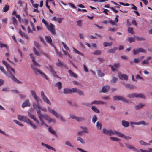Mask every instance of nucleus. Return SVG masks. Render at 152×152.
I'll list each match as a JSON object with an SVG mask.
<instances>
[{
  "label": "nucleus",
  "mask_w": 152,
  "mask_h": 152,
  "mask_svg": "<svg viewBox=\"0 0 152 152\" xmlns=\"http://www.w3.org/2000/svg\"><path fill=\"white\" fill-rule=\"evenodd\" d=\"M133 28H130L129 27L128 29V32L129 33H131L132 34H133Z\"/></svg>",
  "instance_id": "nucleus-61"
},
{
  "label": "nucleus",
  "mask_w": 152,
  "mask_h": 152,
  "mask_svg": "<svg viewBox=\"0 0 152 152\" xmlns=\"http://www.w3.org/2000/svg\"><path fill=\"white\" fill-rule=\"evenodd\" d=\"M34 44L35 46L37 48L39 49V48L40 47V45L37 42L35 41L34 42Z\"/></svg>",
  "instance_id": "nucleus-49"
},
{
  "label": "nucleus",
  "mask_w": 152,
  "mask_h": 152,
  "mask_svg": "<svg viewBox=\"0 0 152 152\" xmlns=\"http://www.w3.org/2000/svg\"><path fill=\"white\" fill-rule=\"evenodd\" d=\"M68 72L69 74V75L71 77H74L76 78L77 77V74H75V73L72 72V71L71 70H69L68 71Z\"/></svg>",
  "instance_id": "nucleus-22"
},
{
  "label": "nucleus",
  "mask_w": 152,
  "mask_h": 152,
  "mask_svg": "<svg viewBox=\"0 0 152 152\" xmlns=\"http://www.w3.org/2000/svg\"><path fill=\"white\" fill-rule=\"evenodd\" d=\"M122 125L124 127H128L129 126V123L126 121L123 120L122 121Z\"/></svg>",
  "instance_id": "nucleus-16"
},
{
  "label": "nucleus",
  "mask_w": 152,
  "mask_h": 152,
  "mask_svg": "<svg viewBox=\"0 0 152 152\" xmlns=\"http://www.w3.org/2000/svg\"><path fill=\"white\" fill-rule=\"evenodd\" d=\"M48 30L51 32V34L54 35L56 34V31L55 29V26L51 23L48 25L46 27Z\"/></svg>",
  "instance_id": "nucleus-5"
},
{
  "label": "nucleus",
  "mask_w": 152,
  "mask_h": 152,
  "mask_svg": "<svg viewBox=\"0 0 152 152\" xmlns=\"http://www.w3.org/2000/svg\"><path fill=\"white\" fill-rule=\"evenodd\" d=\"M62 44L63 45L64 47L67 50H69V48L63 42H62Z\"/></svg>",
  "instance_id": "nucleus-51"
},
{
  "label": "nucleus",
  "mask_w": 152,
  "mask_h": 152,
  "mask_svg": "<svg viewBox=\"0 0 152 152\" xmlns=\"http://www.w3.org/2000/svg\"><path fill=\"white\" fill-rule=\"evenodd\" d=\"M70 92L71 93H75L77 92V89L76 88H72L71 89H70Z\"/></svg>",
  "instance_id": "nucleus-54"
},
{
  "label": "nucleus",
  "mask_w": 152,
  "mask_h": 152,
  "mask_svg": "<svg viewBox=\"0 0 152 152\" xmlns=\"http://www.w3.org/2000/svg\"><path fill=\"white\" fill-rule=\"evenodd\" d=\"M58 60L59 61L56 63V66L60 67L63 66L64 67L66 68V66L65 64H64L62 62L60 61L59 59H58Z\"/></svg>",
  "instance_id": "nucleus-15"
},
{
  "label": "nucleus",
  "mask_w": 152,
  "mask_h": 152,
  "mask_svg": "<svg viewBox=\"0 0 152 152\" xmlns=\"http://www.w3.org/2000/svg\"><path fill=\"white\" fill-rule=\"evenodd\" d=\"M97 120V117L96 115H95L93 118L92 122L94 123H95Z\"/></svg>",
  "instance_id": "nucleus-60"
},
{
  "label": "nucleus",
  "mask_w": 152,
  "mask_h": 152,
  "mask_svg": "<svg viewBox=\"0 0 152 152\" xmlns=\"http://www.w3.org/2000/svg\"><path fill=\"white\" fill-rule=\"evenodd\" d=\"M77 141H80L82 144H84L85 143V141L84 140L80 137H77Z\"/></svg>",
  "instance_id": "nucleus-39"
},
{
  "label": "nucleus",
  "mask_w": 152,
  "mask_h": 152,
  "mask_svg": "<svg viewBox=\"0 0 152 152\" xmlns=\"http://www.w3.org/2000/svg\"><path fill=\"white\" fill-rule=\"evenodd\" d=\"M126 147L129 149H132L133 148V147L131 146L129 144H125Z\"/></svg>",
  "instance_id": "nucleus-58"
},
{
  "label": "nucleus",
  "mask_w": 152,
  "mask_h": 152,
  "mask_svg": "<svg viewBox=\"0 0 152 152\" xmlns=\"http://www.w3.org/2000/svg\"><path fill=\"white\" fill-rule=\"evenodd\" d=\"M77 92L80 96H83L84 95L83 92L79 89H77Z\"/></svg>",
  "instance_id": "nucleus-45"
},
{
  "label": "nucleus",
  "mask_w": 152,
  "mask_h": 152,
  "mask_svg": "<svg viewBox=\"0 0 152 152\" xmlns=\"http://www.w3.org/2000/svg\"><path fill=\"white\" fill-rule=\"evenodd\" d=\"M110 139L113 141H121L120 139L115 137H110Z\"/></svg>",
  "instance_id": "nucleus-26"
},
{
  "label": "nucleus",
  "mask_w": 152,
  "mask_h": 152,
  "mask_svg": "<svg viewBox=\"0 0 152 152\" xmlns=\"http://www.w3.org/2000/svg\"><path fill=\"white\" fill-rule=\"evenodd\" d=\"M51 73H52L53 75L56 77L58 78H60V77L57 75L56 72L54 71H53Z\"/></svg>",
  "instance_id": "nucleus-62"
},
{
  "label": "nucleus",
  "mask_w": 152,
  "mask_h": 152,
  "mask_svg": "<svg viewBox=\"0 0 152 152\" xmlns=\"http://www.w3.org/2000/svg\"><path fill=\"white\" fill-rule=\"evenodd\" d=\"M23 121L28 123L34 129L37 128V126L26 116H24Z\"/></svg>",
  "instance_id": "nucleus-6"
},
{
  "label": "nucleus",
  "mask_w": 152,
  "mask_h": 152,
  "mask_svg": "<svg viewBox=\"0 0 152 152\" xmlns=\"http://www.w3.org/2000/svg\"><path fill=\"white\" fill-rule=\"evenodd\" d=\"M102 125L101 123L97 122L96 123V127L97 128L100 130L101 129Z\"/></svg>",
  "instance_id": "nucleus-36"
},
{
  "label": "nucleus",
  "mask_w": 152,
  "mask_h": 152,
  "mask_svg": "<svg viewBox=\"0 0 152 152\" xmlns=\"http://www.w3.org/2000/svg\"><path fill=\"white\" fill-rule=\"evenodd\" d=\"M31 69L34 70L35 74H37V72H39L41 75L42 77L45 78L47 80H48L47 76L45 73L40 71L39 69L36 68L33 65H31Z\"/></svg>",
  "instance_id": "nucleus-4"
},
{
  "label": "nucleus",
  "mask_w": 152,
  "mask_h": 152,
  "mask_svg": "<svg viewBox=\"0 0 152 152\" xmlns=\"http://www.w3.org/2000/svg\"><path fill=\"white\" fill-rule=\"evenodd\" d=\"M31 94L34 98L37 96L34 90H31Z\"/></svg>",
  "instance_id": "nucleus-50"
},
{
  "label": "nucleus",
  "mask_w": 152,
  "mask_h": 152,
  "mask_svg": "<svg viewBox=\"0 0 152 152\" xmlns=\"http://www.w3.org/2000/svg\"><path fill=\"white\" fill-rule=\"evenodd\" d=\"M104 102L101 101L95 100L92 102L91 103V104H104Z\"/></svg>",
  "instance_id": "nucleus-17"
},
{
  "label": "nucleus",
  "mask_w": 152,
  "mask_h": 152,
  "mask_svg": "<svg viewBox=\"0 0 152 152\" xmlns=\"http://www.w3.org/2000/svg\"><path fill=\"white\" fill-rule=\"evenodd\" d=\"M64 92L65 94L71 93L70 90L69 88H64Z\"/></svg>",
  "instance_id": "nucleus-35"
},
{
  "label": "nucleus",
  "mask_w": 152,
  "mask_h": 152,
  "mask_svg": "<svg viewBox=\"0 0 152 152\" xmlns=\"http://www.w3.org/2000/svg\"><path fill=\"white\" fill-rule=\"evenodd\" d=\"M101 53V51L100 50H97L94 51L93 54L94 55H100Z\"/></svg>",
  "instance_id": "nucleus-40"
},
{
  "label": "nucleus",
  "mask_w": 152,
  "mask_h": 152,
  "mask_svg": "<svg viewBox=\"0 0 152 152\" xmlns=\"http://www.w3.org/2000/svg\"><path fill=\"white\" fill-rule=\"evenodd\" d=\"M117 49V48L114 47V48L108 50L107 52L109 53H114L115 51Z\"/></svg>",
  "instance_id": "nucleus-24"
},
{
  "label": "nucleus",
  "mask_w": 152,
  "mask_h": 152,
  "mask_svg": "<svg viewBox=\"0 0 152 152\" xmlns=\"http://www.w3.org/2000/svg\"><path fill=\"white\" fill-rule=\"evenodd\" d=\"M140 98L142 99H145V96L143 94L141 93L137 94L135 93H134V97Z\"/></svg>",
  "instance_id": "nucleus-14"
},
{
  "label": "nucleus",
  "mask_w": 152,
  "mask_h": 152,
  "mask_svg": "<svg viewBox=\"0 0 152 152\" xmlns=\"http://www.w3.org/2000/svg\"><path fill=\"white\" fill-rule=\"evenodd\" d=\"M140 144L142 145H150V144H148L147 143V142H144L142 140H141L140 141Z\"/></svg>",
  "instance_id": "nucleus-41"
},
{
  "label": "nucleus",
  "mask_w": 152,
  "mask_h": 152,
  "mask_svg": "<svg viewBox=\"0 0 152 152\" xmlns=\"http://www.w3.org/2000/svg\"><path fill=\"white\" fill-rule=\"evenodd\" d=\"M103 133L104 134L110 136L114 135L117 136L118 132L115 130H113L112 129L107 130L106 129L104 128L103 129Z\"/></svg>",
  "instance_id": "nucleus-3"
},
{
  "label": "nucleus",
  "mask_w": 152,
  "mask_h": 152,
  "mask_svg": "<svg viewBox=\"0 0 152 152\" xmlns=\"http://www.w3.org/2000/svg\"><path fill=\"white\" fill-rule=\"evenodd\" d=\"M33 50L34 52V53L37 56H40V54L39 52L37 51L36 49L34 47H33Z\"/></svg>",
  "instance_id": "nucleus-42"
},
{
  "label": "nucleus",
  "mask_w": 152,
  "mask_h": 152,
  "mask_svg": "<svg viewBox=\"0 0 152 152\" xmlns=\"http://www.w3.org/2000/svg\"><path fill=\"white\" fill-rule=\"evenodd\" d=\"M103 45L104 47H106L108 46H110L112 44V42H103Z\"/></svg>",
  "instance_id": "nucleus-31"
},
{
  "label": "nucleus",
  "mask_w": 152,
  "mask_h": 152,
  "mask_svg": "<svg viewBox=\"0 0 152 152\" xmlns=\"http://www.w3.org/2000/svg\"><path fill=\"white\" fill-rule=\"evenodd\" d=\"M113 98L114 100H121L123 102H126V99L121 96H115L113 97Z\"/></svg>",
  "instance_id": "nucleus-8"
},
{
  "label": "nucleus",
  "mask_w": 152,
  "mask_h": 152,
  "mask_svg": "<svg viewBox=\"0 0 152 152\" xmlns=\"http://www.w3.org/2000/svg\"><path fill=\"white\" fill-rule=\"evenodd\" d=\"M37 113L38 114V117L39 118H40V117L42 116L43 114H41V111L39 109V110H37Z\"/></svg>",
  "instance_id": "nucleus-43"
},
{
  "label": "nucleus",
  "mask_w": 152,
  "mask_h": 152,
  "mask_svg": "<svg viewBox=\"0 0 152 152\" xmlns=\"http://www.w3.org/2000/svg\"><path fill=\"white\" fill-rule=\"evenodd\" d=\"M135 40L138 41H144L145 40V39L143 37H139L137 36H134V41Z\"/></svg>",
  "instance_id": "nucleus-21"
},
{
  "label": "nucleus",
  "mask_w": 152,
  "mask_h": 152,
  "mask_svg": "<svg viewBox=\"0 0 152 152\" xmlns=\"http://www.w3.org/2000/svg\"><path fill=\"white\" fill-rule=\"evenodd\" d=\"M91 109L93 111L96 113H99L100 112L99 110L95 106H92L91 107Z\"/></svg>",
  "instance_id": "nucleus-33"
},
{
  "label": "nucleus",
  "mask_w": 152,
  "mask_h": 152,
  "mask_svg": "<svg viewBox=\"0 0 152 152\" xmlns=\"http://www.w3.org/2000/svg\"><path fill=\"white\" fill-rule=\"evenodd\" d=\"M145 106V105L142 104L140 103L138 105H136L135 106V108L136 110H139L140 109L142 108L144 106Z\"/></svg>",
  "instance_id": "nucleus-23"
},
{
  "label": "nucleus",
  "mask_w": 152,
  "mask_h": 152,
  "mask_svg": "<svg viewBox=\"0 0 152 152\" xmlns=\"http://www.w3.org/2000/svg\"><path fill=\"white\" fill-rule=\"evenodd\" d=\"M30 105L31 104L29 102V100L28 99H27L22 104L21 106L22 108H24L27 106H30Z\"/></svg>",
  "instance_id": "nucleus-9"
},
{
  "label": "nucleus",
  "mask_w": 152,
  "mask_h": 152,
  "mask_svg": "<svg viewBox=\"0 0 152 152\" xmlns=\"http://www.w3.org/2000/svg\"><path fill=\"white\" fill-rule=\"evenodd\" d=\"M77 121L78 122H80L85 120V118L83 117H77Z\"/></svg>",
  "instance_id": "nucleus-38"
},
{
  "label": "nucleus",
  "mask_w": 152,
  "mask_h": 152,
  "mask_svg": "<svg viewBox=\"0 0 152 152\" xmlns=\"http://www.w3.org/2000/svg\"><path fill=\"white\" fill-rule=\"evenodd\" d=\"M0 70L6 75L8 76L9 77L11 78L12 81L14 82H16L20 84L22 83V82L18 80L10 71L9 72V74L7 75L6 73V71L4 68L0 65Z\"/></svg>",
  "instance_id": "nucleus-1"
},
{
  "label": "nucleus",
  "mask_w": 152,
  "mask_h": 152,
  "mask_svg": "<svg viewBox=\"0 0 152 152\" xmlns=\"http://www.w3.org/2000/svg\"><path fill=\"white\" fill-rule=\"evenodd\" d=\"M56 49V54L58 56L62 57V53L61 52H58L57 51V50Z\"/></svg>",
  "instance_id": "nucleus-56"
},
{
  "label": "nucleus",
  "mask_w": 152,
  "mask_h": 152,
  "mask_svg": "<svg viewBox=\"0 0 152 152\" xmlns=\"http://www.w3.org/2000/svg\"><path fill=\"white\" fill-rule=\"evenodd\" d=\"M65 144L72 147H73L74 146L72 145L71 144V143L69 141H66L65 142Z\"/></svg>",
  "instance_id": "nucleus-47"
},
{
  "label": "nucleus",
  "mask_w": 152,
  "mask_h": 152,
  "mask_svg": "<svg viewBox=\"0 0 152 152\" xmlns=\"http://www.w3.org/2000/svg\"><path fill=\"white\" fill-rule=\"evenodd\" d=\"M146 53V50L144 49L140 48L134 49V54L136 55L139 53Z\"/></svg>",
  "instance_id": "nucleus-7"
},
{
  "label": "nucleus",
  "mask_w": 152,
  "mask_h": 152,
  "mask_svg": "<svg viewBox=\"0 0 152 152\" xmlns=\"http://www.w3.org/2000/svg\"><path fill=\"white\" fill-rule=\"evenodd\" d=\"M140 61V59L139 58H135L134 60V62L135 63H138Z\"/></svg>",
  "instance_id": "nucleus-64"
},
{
  "label": "nucleus",
  "mask_w": 152,
  "mask_h": 152,
  "mask_svg": "<svg viewBox=\"0 0 152 152\" xmlns=\"http://www.w3.org/2000/svg\"><path fill=\"white\" fill-rule=\"evenodd\" d=\"M133 124L134 125H137L143 124L145 126L148 125V123H146L144 121H141L139 122H134Z\"/></svg>",
  "instance_id": "nucleus-13"
},
{
  "label": "nucleus",
  "mask_w": 152,
  "mask_h": 152,
  "mask_svg": "<svg viewBox=\"0 0 152 152\" xmlns=\"http://www.w3.org/2000/svg\"><path fill=\"white\" fill-rule=\"evenodd\" d=\"M63 51L64 53V54L65 55L68 56L70 58H72V57L70 56V55H69L68 52L65 50H63Z\"/></svg>",
  "instance_id": "nucleus-46"
},
{
  "label": "nucleus",
  "mask_w": 152,
  "mask_h": 152,
  "mask_svg": "<svg viewBox=\"0 0 152 152\" xmlns=\"http://www.w3.org/2000/svg\"><path fill=\"white\" fill-rule=\"evenodd\" d=\"M3 64L5 66L7 69L8 70L9 67H10V65L7 62L4 60H3L2 61Z\"/></svg>",
  "instance_id": "nucleus-27"
},
{
  "label": "nucleus",
  "mask_w": 152,
  "mask_h": 152,
  "mask_svg": "<svg viewBox=\"0 0 152 152\" xmlns=\"http://www.w3.org/2000/svg\"><path fill=\"white\" fill-rule=\"evenodd\" d=\"M45 39L47 42L49 43L51 46H53V45L52 43V40L51 37L49 36H45Z\"/></svg>",
  "instance_id": "nucleus-11"
},
{
  "label": "nucleus",
  "mask_w": 152,
  "mask_h": 152,
  "mask_svg": "<svg viewBox=\"0 0 152 152\" xmlns=\"http://www.w3.org/2000/svg\"><path fill=\"white\" fill-rule=\"evenodd\" d=\"M117 136L123 138L126 140H128V139H130L131 138L129 136H125L124 134L118 132Z\"/></svg>",
  "instance_id": "nucleus-10"
},
{
  "label": "nucleus",
  "mask_w": 152,
  "mask_h": 152,
  "mask_svg": "<svg viewBox=\"0 0 152 152\" xmlns=\"http://www.w3.org/2000/svg\"><path fill=\"white\" fill-rule=\"evenodd\" d=\"M0 47L1 48H5L7 49H8V47H7V45L6 44L2 43L1 41H0Z\"/></svg>",
  "instance_id": "nucleus-30"
},
{
  "label": "nucleus",
  "mask_w": 152,
  "mask_h": 152,
  "mask_svg": "<svg viewBox=\"0 0 152 152\" xmlns=\"http://www.w3.org/2000/svg\"><path fill=\"white\" fill-rule=\"evenodd\" d=\"M13 121L20 126L23 127V124L17 120H15Z\"/></svg>",
  "instance_id": "nucleus-37"
},
{
  "label": "nucleus",
  "mask_w": 152,
  "mask_h": 152,
  "mask_svg": "<svg viewBox=\"0 0 152 152\" xmlns=\"http://www.w3.org/2000/svg\"><path fill=\"white\" fill-rule=\"evenodd\" d=\"M117 78L114 76L112 79L110 81V83L111 84L115 83L117 81Z\"/></svg>",
  "instance_id": "nucleus-32"
},
{
  "label": "nucleus",
  "mask_w": 152,
  "mask_h": 152,
  "mask_svg": "<svg viewBox=\"0 0 152 152\" xmlns=\"http://www.w3.org/2000/svg\"><path fill=\"white\" fill-rule=\"evenodd\" d=\"M98 75L99 77H102L104 76V74L103 73H102L101 71L99 70L98 72Z\"/></svg>",
  "instance_id": "nucleus-55"
},
{
  "label": "nucleus",
  "mask_w": 152,
  "mask_h": 152,
  "mask_svg": "<svg viewBox=\"0 0 152 152\" xmlns=\"http://www.w3.org/2000/svg\"><path fill=\"white\" fill-rule=\"evenodd\" d=\"M34 98L37 102H39L41 101V99H40L38 97H37V96L34 97Z\"/></svg>",
  "instance_id": "nucleus-63"
},
{
  "label": "nucleus",
  "mask_w": 152,
  "mask_h": 152,
  "mask_svg": "<svg viewBox=\"0 0 152 152\" xmlns=\"http://www.w3.org/2000/svg\"><path fill=\"white\" fill-rule=\"evenodd\" d=\"M80 127L82 129H83V132L85 133H88V132L87 130V128L86 127H83V126H81Z\"/></svg>",
  "instance_id": "nucleus-44"
},
{
  "label": "nucleus",
  "mask_w": 152,
  "mask_h": 152,
  "mask_svg": "<svg viewBox=\"0 0 152 152\" xmlns=\"http://www.w3.org/2000/svg\"><path fill=\"white\" fill-rule=\"evenodd\" d=\"M32 61L33 62L34 65L37 66L39 67L41 66L40 65L38 64L37 62L34 60H32Z\"/></svg>",
  "instance_id": "nucleus-34"
},
{
  "label": "nucleus",
  "mask_w": 152,
  "mask_h": 152,
  "mask_svg": "<svg viewBox=\"0 0 152 152\" xmlns=\"http://www.w3.org/2000/svg\"><path fill=\"white\" fill-rule=\"evenodd\" d=\"M125 86L126 88L129 89H132L133 88L132 86L129 84H125Z\"/></svg>",
  "instance_id": "nucleus-53"
},
{
  "label": "nucleus",
  "mask_w": 152,
  "mask_h": 152,
  "mask_svg": "<svg viewBox=\"0 0 152 152\" xmlns=\"http://www.w3.org/2000/svg\"><path fill=\"white\" fill-rule=\"evenodd\" d=\"M13 23L15 25L17 24V21L15 17H13L12 18Z\"/></svg>",
  "instance_id": "nucleus-48"
},
{
  "label": "nucleus",
  "mask_w": 152,
  "mask_h": 152,
  "mask_svg": "<svg viewBox=\"0 0 152 152\" xmlns=\"http://www.w3.org/2000/svg\"><path fill=\"white\" fill-rule=\"evenodd\" d=\"M44 101L47 104H49V105L51 104V103L49 100V99L47 98L46 96L43 97L42 98Z\"/></svg>",
  "instance_id": "nucleus-20"
},
{
  "label": "nucleus",
  "mask_w": 152,
  "mask_h": 152,
  "mask_svg": "<svg viewBox=\"0 0 152 152\" xmlns=\"http://www.w3.org/2000/svg\"><path fill=\"white\" fill-rule=\"evenodd\" d=\"M110 87L109 86H106L102 87V90L100 92L105 93L107 92L109 89Z\"/></svg>",
  "instance_id": "nucleus-18"
},
{
  "label": "nucleus",
  "mask_w": 152,
  "mask_h": 152,
  "mask_svg": "<svg viewBox=\"0 0 152 152\" xmlns=\"http://www.w3.org/2000/svg\"><path fill=\"white\" fill-rule=\"evenodd\" d=\"M10 6L8 5H6L3 8V11L6 12L9 9Z\"/></svg>",
  "instance_id": "nucleus-29"
},
{
  "label": "nucleus",
  "mask_w": 152,
  "mask_h": 152,
  "mask_svg": "<svg viewBox=\"0 0 152 152\" xmlns=\"http://www.w3.org/2000/svg\"><path fill=\"white\" fill-rule=\"evenodd\" d=\"M48 109L49 112L54 115L57 118L60 119L62 121L65 122L66 121L63 118V116L61 115L58 113H57L54 110L50 107L48 108Z\"/></svg>",
  "instance_id": "nucleus-2"
},
{
  "label": "nucleus",
  "mask_w": 152,
  "mask_h": 152,
  "mask_svg": "<svg viewBox=\"0 0 152 152\" xmlns=\"http://www.w3.org/2000/svg\"><path fill=\"white\" fill-rule=\"evenodd\" d=\"M48 130L52 134L56 137L57 136V134L56 133V132L52 129L50 127H49L48 128Z\"/></svg>",
  "instance_id": "nucleus-25"
},
{
  "label": "nucleus",
  "mask_w": 152,
  "mask_h": 152,
  "mask_svg": "<svg viewBox=\"0 0 152 152\" xmlns=\"http://www.w3.org/2000/svg\"><path fill=\"white\" fill-rule=\"evenodd\" d=\"M24 116H21L20 115H18V118L20 121H23Z\"/></svg>",
  "instance_id": "nucleus-52"
},
{
  "label": "nucleus",
  "mask_w": 152,
  "mask_h": 152,
  "mask_svg": "<svg viewBox=\"0 0 152 152\" xmlns=\"http://www.w3.org/2000/svg\"><path fill=\"white\" fill-rule=\"evenodd\" d=\"M55 86L58 88V90H60L62 88V83L58 82L56 83Z\"/></svg>",
  "instance_id": "nucleus-28"
},
{
  "label": "nucleus",
  "mask_w": 152,
  "mask_h": 152,
  "mask_svg": "<svg viewBox=\"0 0 152 152\" xmlns=\"http://www.w3.org/2000/svg\"><path fill=\"white\" fill-rule=\"evenodd\" d=\"M148 64V62L146 59L143 60L141 62V64L142 65L147 64Z\"/></svg>",
  "instance_id": "nucleus-59"
},
{
  "label": "nucleus",
  "mask_w": 152,
  "mask_h": 152,
  "mask_svg": "<svg viewBox=\"0 0 152 152\" xmlns=\"http://www.w3.org/2000/svg\"><path fill=\"white\" fill-rule=\"evenodd\" d=\"M118 77L121 80L124 79L126 80H128V76L125 74H118Z\"/></svg>",
  "instance_id": "nucleus-12"
},
{
  "label": "nucleus",
  "mask_w": 152,
  "mask_h": 152,
  "mask_svg": "<svg viewBox=\"0 0 152 152\" xmlns=\"http://www.w3.org/2000/svg\"><path fill=\"white\" fill-rule=\"evenodd\" d=\"M47 69L51 72L53 71V67L51 65H49L48 67H47Z\"/></svg>",
  "instance_id": "nucleus-57"
},
{
  "label": "nucleus",
  "mask_w": 152,
  "mask_h": 152,
  "mask_svg": "<svg viewBox=\"0 0 152 152\" xmlns=\"http://www.w3.org/2000/svg\"><path fill=\"white\" fill-rule=\"evenodd\" d=\"M41 118H45L46 120H47L49 123V121H50V120H51V118L47 115L43 114L42 115Z\"/></svg>",
  "instance_id": "nucleus-19"
}]
</instances>
